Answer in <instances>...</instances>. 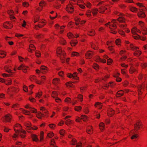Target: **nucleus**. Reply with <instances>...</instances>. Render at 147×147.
I'll use <instances>...</instances> for the list:
<instances>
[{"mask_svg": "<svg viewBox=\"0 0 147 147\" xmlns=\"http://www.w3.org/2000/svg\"><path fill=\"white\" fill-rule=\"evenodd\" d=\"M66 85L67 86H69L71 87H72L73 86V84L70 82H67L66 83Z\"/></svg>", "mask_w": 147, "mask_h": 147, "instance_id": "obj_37", "label": "nucleus"}, {"mask_svg": "<svg viewBox=\"0 0 147 147\" xmlns=\"http://www.w3.org/2000/svg\"><path fill=\"white\" fill-rule=\"evenodd\" d=\"M142 123L139 121L137 122L134 125V127L135 130H137L140 128V126H141Z\"/></svg>", "mask_w": 147, "mask_h": 147, "instance_id": "obj_6", "label": "nucleus"}, {"mask_svg": "<svg viewBox=\"0 0 147 147\" xmlns=\"http://www.w3.org/2000/svg\"><path fill=\"white\" fill-rule=\"evenodd\" d=\"M78 98L80 99V100L82 101L83 99V96L81 94H79L78 96Z\"/></svg>", "mask_w": 147, "mask_h": 147, "instance_id": "obj_47", "label": "nucleus"}, {"mask_svg": "<svg viewBox=\"0 0 147 147\" xmlns=\"http://www.w3.org/2000/svg\"><path fill=\"white\" fill-rule=\"evenodd\" d=\"M86 56L87 58H90L92 57V54L88 52L86 53Z\"/></svg>", "mask_w": 147, "mask_h": 147, "instance_id": "obj_20", "label": "nucleus"}, {"mask_svg": "<svg viewBox=\"0 0 147 147\" xmlns=\"http://www.w3.org/2000/svg\"><path fill=\"white\" fill-rule=\"evenodd\" d=\"M98 11V10L97 9H93L92 12L93 15L94 16L97 14Z\"/></svg>", "mask_w": 147, "mask_h": 147, "instance_id": "obj_24", "label": "nucleus"}, {"mask_svg": "<svg viewBox=\"0 0 147 147\" xmlns=\"http://www.w3.org/2000/svg\"><path fill=\"white\" fill-rule=\"evenodd\" d=\"M81 109V107L80 106L76 107L75 108V110L77 111H78Z\"/></svg>", "mask_w": 147, "mask_h": 147, "instance_id": "obj_44", "label": "nucleus"}, {"mask_svg": "<svg viewBox=\"0 0 147 147\" xmlns=\"http://www.w3.org/2000/svg\"><path fill=\"white\" fill-rule=\"evenodd\" d=\"M59 133L62 136H63L64 135L65 131L63 129H61Z\"/></svg>", "mask_w": 147, "mask_h": 147, "instance_id": "obj_45", "label": "nucleus"}, {"mask_svg": "<svg viewBox=\"0 0 147 147\" xmlns=\"http://www.w3.org/2000/svg\"><path fill=\"white\" fill-rule=\"evenodd\" d=\"M46 79V77L44 76H41V80L42 82L44 81Z\"/></svg>", "mask_w": 147, "mask_h": 147, "instance_id": "obj_57", "label": "nucleus"}, {"mask_svg": "<svg viewBox=\"0 0 147 147\" xmlns=\"http://www.w3.org/2000/svg\"><path fill=\"white\" fill-rule=\"evenodd\" d=\"M136 30H137V29L135 28H134L131 30V32L133 34H136V35L137 34H136Z\"/></svg>", "mask_w": 147, "mask_h": 147, "instance_id": "obj_31", "label": "nucleus"}, {"mask_svg": "<svg viewBox=\"0 0 147 147\" xmlns=\"http://www.w3.org/2000/svg\"><path fill=\"white\" fill-rule=\"evenodd\" d=\"M130 47L134 51L137 50L139 49V48L138 47L134 46L132 44H131L130 45Z\"/></svg>", "mask_w": 147, "mask_h": 147, "instance_id": "obj_23", "label": "nucleus"}, {"mask_svg": "<svg viewBox=\"0 0 147 147\" xmlns=\"http://www.w3.org/2000/svg\"><path fill=\"white\" fill-rule=\"evenodd\" d=\"M65 101L66 102H71L70 101L71 100V99L69 98H66L65 99Z\"/></svg>", "mask_w": 147, "mask_h": 147, "instance_id": "obj_56", "label": "nucleus"}, {"mask_svg": "<svg viewBox=\"0 0 147 147\" xmlns=\"http://www.w3.org/2000/svg\"><path fill=\"white\" fill-rule=\"evenodd\" d=\"M120 27L123 29H125L126 28V27L125 25H121L120 26Z\"/></svg>", "mask_w": 147, "mask_h": 147, "instance_id": "obj_64", "label": "nucleus"}, {"mask_svg": "<svg viewBox=\"0 0 147 147\" xmlns=\"http://www.w3.org/2000/svg\"><path fill=\"white\" fill-rule=\"evenodd\" d=\"M31 137L32 139L35 142H37L39 140L37 138V135H36L32 134H31Z\"/></svg>", "mask_w": 147, "mask_h": 147, "instance_id": "obj_11", "label": "nucleus"}, {"mask_svg": "<svg viewBox=\"0 0 147 147\" xmlns=\"http://www.w3.org/2000/svg\"><path fill=\"white\" fill-rule=\"evenodd\" d=\"M110 113H108V115L109 116H112L114 114V111L112 109H110L109 110Z\"/></svg>", "mask_w": 147, "mask_h": 147, "instance_id": "obj_25", "label": "nucleus"}, {"mask_svg": "<svg viewBox=\"0 0 147 147\" xmlns=\"http://www.w3.org/2000/svg\"><path fill=\"white\" fill-rule=\"evenodd\" d=\"M139 24L140 26H141V27L142 28V29L143 28H145L143 26H144V23L140 21L139 22Z\"/></svg>", "mask_w": 147, "mask_h": 147, "instance_id": "obj_46", "label": "nucleus"}, {"mask_svg": "<svg viewBox=\"0 0 147 147\" xmlns=\"http://www.w3.org/2000/svg\"><path fill=\"white\" fill-rule=\"evenodd\" d=\"M145 86L144 85L143 86L142 85H140L138 87V88L139 90V94H142L141 90H144V88Z\"/></svg>", "mask_w": 147, "mask_h": 147, "instance_id": "obj_10", "label": "nucleus"}, {"mask_svg": "<svg viewBox=\"0 0 147 147\" xmlns=\"http://www.w3.org/2000/svg\"><path fill=\"white\" fill-rule=\"evenodd\" d=\"M87 132L89 134H91L92 133V126L88 127L87 129Z\"/></svg>", "mask_w": 147, "mask_h": 147, "instance_id": "obj_13", "label": "nucleus"}, {"mask_svg": "<svg viewBox=\"0 0 147 147\" xmlns=\"http://www.w3.org/2000/svg\"><path fill=\"white\" fill-rule=\"evenodd\" d=\"M95 31L94 30H92L89 32L88 34L90 36H93L95 34Z\"/></svg>", "mask_w": 147, "mask_h": 147, "instance_id": "obj_22", "label": "nucleus"}, {"mask_svg": "<svg viewBox=\"0 0 147 147\" xmlns=\"http://www.w3.org/2000/svg\"><path fill=\"white\" fill-rule=\"evenodd\" d=\"M141 52L140 51L136 50L134 53V54L135 56H138L141 54Z\"/></svg>", "mask_w": 147, "mask_h": 147, "instance_id": "obj_21", "label": "nucleus"}, {"mask_svg": "<svg viewBox=\"0 0 147 147\" xmlns=\"http://www.w3.org/2000/svg\"><path fill=\"white\" fill-rule=\"evenodd\" d=\"M44 115V114L40 112H39L38 113V114L36 115V116L39 119H41L42 116L43 115Z\"/></svg>", "mask_w": 147, "mask_h": 147, "instance_id": "obj_26", "label": "nucleus"}, {"mask_svg": "<svg viewBox=\"0 0 147 147\" xmlns=\"http://www.w3.org/2000/svg\"><path fill=\"white\" fill-rule=\"evenodd\" d=\"M54 136V134L53 133L51 132L47 134V136L50 138H51L53 136Z\"/></svg>", "mask_w": 147, "mask_h": 147, "instance_id": "obj_40", "label": "nucleus"}, {"mask_svg": "<svg viewBox=\"0 0 147 147\" xmlns=\"http://www.w3.org/2000/svg\"><path fill=\"white\" fill-rule=\"evenodd\" d=\"M133 36L135 39H136L140 38L142 40H144L146 39L145 37H141L138 34H136V36Z\"/></svg>", "mask_w": 147, "mask_h": 147, "instance_id": "obj_9", "label": "nucleus"}, {"mask_svg": "<svg viewBox=\"0 0 147 147\" xmlns=\"http://www.w3.org/2000/svg\"><path fill=\"white\" fill-rule=\"evenodd\" d=\"M75 21H76V22H81L80 23L81 24H83L84 23L86 22L85 21H84V20L81 21V20H80V18H77L75 19Z\"/></svg>", "mask_w": 147, "mask_h": 147, "instance_id": "obj_17", "label": "nucleus"}, {"mask_svg": "<svg viewBox=\"0 0 147 147\" xmlns=\"http://www.w3.org/2000/svg\"><path fill=\"white\" fill-rule=\"evenodd\" d=\"M81 119L83 120L84 121H86L87 119V117L85 115H82L81 116Z\"/></svg>", "mask_w": 147, "mask_h": 147, "instance_id": "obj_36", "label": "nucleus"}, {"mask_svg": "<svg viewBox=\"0 0 147 147\" xmlns=\"http://www.w3.org/2000/svg\"><path fill=\"white\" fill-rule=\"evenodd\" d=\"M28 67L23 65H21L19 67L18 69V70L22 69L23 71L24 72H25V71L27 69Z\"/></svg>", "mask_w": 147, "mask_h": 147, "instance_id": "obj_7", "label": "nucleus"}, {"mask_svg": "<svg viewBox=\"0 0 147 147\" xmlns=\"http://www.w3.org/2000/svg\"><path fill=\"white\" fill-rule=\"evenodd\" d=\"M72 55L73 56H77L78 55V53L76 52H73L72 53Z\"/></svg>", "mask_w": 147, "mask_h": 147, "instance_id": "obj_51", "label": "nucleus"}, {"mask_svg": "<svg viewBox=\"0 0 147 147\" xmlns=\"http://www.w3.org/2000/svg\"><path fill=\"white\" fill-rule=\"evenodd\" d=\"M67 36L69 38L74 37V35L71 33H68L67 34Z\"/></svg>", "mask_w": 147, "mask_h": 147, "instance_id": "obj_49", "label": "nucleus"}, {"mask_svg": "<svg viewBox=\"0 0 147 147\" xmlns=\"http://www.w3.org/2000/svg\"><path fill=\"white\" fill-rule=\"evenodd\" d=\"M36 56L37 57H39L40 56V53L39 51H36L35 52Z\"/></svg>", "mask_w": 147, "mask_h": 147, "instance_id": "obj_43", "label": "nucleus"}, {"mask_svg": "<svg viewBox=\"0 0 147 147\" xmlns=\"http://www.w3.org/2000/svg\"><path fill=\"white\" fill-rule=\"evenodd\" d=\"M119 33L123 36H124L125 34L123 31H119Z\"/></svg>", "mask_w": 147, "mask_h": 147, "instance_id": "obj_61", "label": "nucleus"}, {"mask_svg": "<svg viewBox=\"0 0 147 147\" xmlns=\"http://www.w3.org/2000/svg\"><path fill=\"white\" fill-rule=\"evenodd\" d=\"M5 71L8 73L11 72V70L10 69H9L7 67H5Z\"/></svg>", "mask_w": 147, "mask_h": 147, "instance_id": "obj_52", "label": "nucleus"}, {"mask_svg": "<svg viewBox=\"0 0 147 147\" xmlns=\"http://www.w3.org/2000/svg\"><path fill=\"white\" fill-rule=\"evenodd\" d=\"M96 105L98 106V108L101 109L102 107V105L99 102H96L95 105V106L96 107Z\"/></svg>", "mask_w": 147, "mask_h": 147, "instance_id": "obj_35", "label": "nucleus"}, {"mask_svg": "<svg viewBox=\"0 0 147 147\" xmlns=\"http://www.w3.org/2000/svg\"><path fill=\"white\" fill-rule=\"evenodd\" d=\"M100 129H103L105 127L104 124L103 122H101L99 125Z\"/></svg>", "mask_w": 147, "mask_h": 147, "instance_id": "obj_29", "label": "nucleus"}, {"mask_svg": "<svg viewBox=\"0 0 147 147\" xmlns=\"http://www.w3.org/2000/svg\"><path fill=\"white\" fill-rule=\"evenodd\" d=\"M59 80L58 79H55L53 81V83L55 85L57 84L59 82Z\"/></svg>", "mask_w": 147, "mask_h": 147, "instance_id": "obj_27", "label": "nucleus"}, {"mask_svg": "<svg viewBox=\"0 0 147 147\" xmlns=\"http://www.w3.org/2000/svg\"><path fill=\"white\" fill-rule=\"evenodd\" d=\"M29 109L33 113H35L37 112V110L32 107H30Z\"/></svg>", "mask_w": 147, "mask_h": 147, "instance_id": "obj_28", "label": "nucleus"}, {"mask_svg": "<svg viewBox=\"0 0 147 147\" xmlns=\"http://www.w3.org/2000/svg\"><path fill=\"white\" fill-rule=\"evenodd\" d=\"M65 123L67 125H68L70 124L71 123V120L69 119L67 120L66 121Z\"/></svg>", "mask_w": 147, "mask_h": 147, "instance_id": "obj_41", "label": "nucleus"}, {"mask_svg": "<svg viewBox=\"0 0 147 147\" xmlns=\"http://www.w3.org/2000/svg\"><path fill=\"white\" fill-rule=\"evenodd\" d=\"M130 10L132 12H136L137 11L138 9L134 7H132L130 8Z\"/></svg>", "mask_w": 147, "mask_h": 147, "instance_id": "obj_33", "label": "nucleus"}, {"mask_svg": "<svg viewBox=\"0 0 147 147\" xmlns=\"http://www.w3.org/2000/svg\"><path fill=\"white\" fill-rule=\"evenodd\" d=\"M57 53L59 55H64L62 53V51L60 49H59L57 51Z\"/></svg>", "mask_w": 147, "mask_h": 147, "instance_id": "obj_34", "label": "nucleus"}, {"mask_svg": "<svg viewBox=\"0 0 147 147\" xmlns=\"http://www.w3.org/2000/svg\"><path fill=\"white\" fill-rule=\"evenodd\" d=\"M138 16L140 17L144 18L145 16V15L144 13L140 11L139 12L138 14Z\"/></svg>", "mask_w": 147, "mask_h": 147, "instance_id": "obj_16", "label": "nucleus"}, {"mask_svg": "<svg viewBox=\"0 0 147 147\" xmlns=\"http://www.w3.org/2000/svg\"><path fill=\"white\" fill-rule=\"evenodd\" d=\"M22 111L23 113L26 115H30V114L29 113V111H28L24 110V109H22Z\"/></svg>", "mask_w": 147, "mask_h": 147, "instance_id": "obj_32", "label": "nucleus"}, {"mask_svg": "<svg viewBox=\"0 0 147 147\" xmlns=\"http://www.w3.org/2000/svg\"><path fill=\"white\" fill-rule=\"evenodd\" d=\"M41 71L43 74L46 73L48 70V68L45 66L42 65L40 67Z\"/></svg>", "mask_w": 147, "mask_h": 147, "instance_id": "obj_3", "label": "nucleus"}, {"mask_svg": "<svg viewBox=\"0 0 147 147\" xmlns=\"http://www.w3.org/2000/svg\"><path fill=\"white\" fill-rule=\"evenodd\" d=\"M29 100H30V101H31V102H35L36 101L35 99L34 98H30Z\"/></svg>", "mask_w": 147, "mask_h": 147, "instance_id": "obj_62", "label": "nucleus"}, {"mask_svg": "<svg viewBox=\"0 0 147 147\" xmlns=\"http://www.w3.org/2000/svg\"><path fill=\"white\" fill-rule=\"evenodd\" d=\"M107 8L104 6H101L99 8V12L100 13H103Z\"/></svg>", "mask_w": 147, "mask_h": 147, "instance_id": "obj_12", "label": "nucleus"}, {"mask_svg": "<svg viewBox=\"0 0 147 147\" xmlns=\"http://www.w3.org/2000/svg\"><path fill=\"white\" fill-rule=\"evenodd\" d=\"M116 43L117 45H119V43L120 42V40L119 39H117L116 40Z\"/></svg>", "mask_w": 147, "mask_h": 147, "instance_id": "obj_60", "label": "nucleus"}, {"mask_svg": "<svg viewBox=\"0 0 147 147\" xmlns=\"http://www.w3.org/2000/svg\"><path fill=\"white\" fill-rule=\"evenodd\" d=\"M117 26L115 24H111L110 25L109 28H110L111 30V33L114 34H116L117 31L115 30L117 28Z\"/></svg>", "mask_w": 147, "mask_h": 147, "instance_id": "obj_2", "label": "nucleus"}, {"mask_svg": "<svg viewBox=\"0 0 147 147\" xmlns=\"http://www.w3.org/2000/svg\"><path fill=\"white\" fill-rule=\"evenodd\" d=\"M11 115L10 114L7 115L3 117V119L5 120L6 122H9L11 120Z\"/></svg>", "mask_w": 147, "mask_h": 147, "instance_id": "obj_8", "label": "nucleus"}, {"mask_svg": "<svg viewBox=\"0 0 147 147\" xmlns=\"http://www.w3.org/2000/svg\"><path fill=\"white\" fill-rule=\"evenodd\" d=\"M125 19L123 17H120L118 19V20L120 22H124Z\"/></svg>", "mask_w": 147, "mask_h": 147, "instance_id": "obj_30", "label": "nucleus"}, {"mask_svg": "<svg viewBox=\"0 0 147 147\" xmlns=\"http://www.w3.org/2000/svg\"><path fill=\"white\" fill-rule=\"evenodd\" d=\"M124 92L122 90H120L118 91L117 94V97H120L123 95Z\"/></svg>", "mask_w": 147, "mask_h": 147, "instance_id": "obj_15", "label": "nucleus"}, {"mask_svg": "<svg viewBox=\"0 0 147 147\" xmlns=\"http://www.w3.org/2000/svg\"><path fill=\"white\" fill-rule=\"evenodd\" d=\"M42 93H38V94H37L36 96V97H38V98H40L41 96H42Z\"/></svg>", "mask_w": 147, "mask_h": 147, "instance_id": "obj_59", "label": "nucleus"}, {"mask_svg": "<svg viewBox=\"0 0 147 147\" xmlns=\"http://www.w3.org/2000/svg\"><path fill=\"white\" fill-rule=\"evenodd\" d=\"M86 14L88 17L91 16V11L90 10H88Z\"/></svg>", "mask_w": 147, "mask_h": 147, "instance_id": "obj_38", "label": "nucleus"}, {"mask_svg": "<svg viewBox=\"0 0 147 147\" xmlns=\"http://www.w3.org/2000/svg\"><path fill=\"white\" fill-rule=\"evenodd\" d=\"M49 127L51 128H53L55 126V125L54 124H51L49 125Z\"/></svg>", "mask_w": 147, "mask_h": 147, "instance_id": "obj_55", "label": "nucleus"}, {"mask_svg": "<svg viewBox=\"0 0 147 147\" xmlns=\"http://www.w3.org/2000/svg\"><path fill=\"white\" fill-rule=\"evenodd\" d=\"M14 130L15 131L16 134H14V136H13V138L14 140H15V138H16L18 137V135L20 136L21 138H23L25 137V135L21 134V133L25 134L26 132L25 131L22 129L20 130H16L15 129H14Z\"/></svg>", "mask_w": 147, "mask_h": 147, "instance_id": "obj_1", "label": "nucleus"}, {"mask_svg": "<svg viewBox=\"0 0 147 147\" xmlns=\"http://www.w3.org/2000/svg\"><path fill=\"white\" fill-rule=\"evenodd\" d=\"M67 76L69 78H71L73 77V78H74L76 79H77L78 78L76 77V76L75 74V73H74V75H72V74H70L69 75H68Z\"/></svg>", "mask_w": 147, "mask_h": 147, "instance_id": "obj_19", "label": "nucleus"}, {"mask_svg": "<svg viewBox=\"0 0 147 147\" xmlns=\"http://www.w3.org/2000/svg\"><path fill=\"white\" fill-rule=\"evenodd\" d=\"M142 30L144 32H142V34L144 35H146L147 34V32H146V29L143 28Z\"/></svg>", "mask_w": 147, "mask_h": 147, "instance_id": "obj_48", "label": "nucleus"}, {"mask_svg": "<svg viewBox=\"0 0 147 147\" xmlns=\"http://www.w3.org/2000/svg\"><path fill=\"white\" fill-rule=\"evenodd\" d=\"M18 105L17 104L14 105L12 107V108L15 109H16V108L18 107Z\"/></svg>", "mask_w": 147, "mask_h": 147, "instance_id": "obj_58", "label": "nucleus"}, {"mask_svg": "<svg viewBox=\"0 0 147 147\" xmlns=\"http://www.w3.org/2000/svg\"><path fill=\"white\" fill-rule=\"evenodd\" d=\"M136 69L134 67H131L130 69V72L131 73H133L134 72L136 71Z\"/></svg>", "mask_w": 147, "mask_h": 147, "instance_id": "obj_39", "label": "nucleus"}, {"mask_svg": "<svg viewBox=\"0 0 147 147\" xmlns=\"http://www.w3.org/2000/svg\"><path fill=\"white\" fill-rule=\"evenodd\" d=\"M57 95V93L55 92H53L52 96L55 98V100L56 102L59 103L61 102V99L57 97H55V96Z\"/></svg>", "mask_w": 147, "mask_h": 147, "instance_id": "obj_5", "label": "nucleus"}, {"mask_svg": "<svg viewBox=\"0 0 147 147\" xmlns=\"http://www.w3.org/2000/svg\"><path fill=\"white\" fill-rule=\"evenodd\" d=\"M72 143L71 144L72 145H75L77 144L76 140L74 139H72Z\"/></svg>", "mask_w": 147, "mask_h": 147, "instance_id": "obj_42", "label": "nucleus"}, {"mask_svg": "<svg viewBox=\"0 0 147 147\" xmlns=\"http://www.w3.org/2000/svg\"><path fill=\"white\" fill-rule=\"evenodd\" d=\"M112 62V59H108L107 63L108 65H110Z\"/></svg>", "mask_w": 147, "mask_h": 147, "instance_id": "obj_54", "label": "nucleus"}, {"mask_svg": "<svg viewBox=\"0 0 147 147\" xmlns=\"http://www.w3.org/2000/svg\"><path fill=\"white\" fill-rule=\"evenodd\" d=\"M132 134H133V135L131 137V139H134L138 137V135L137 134H135V132H132Z\"/></svg>", "mask_w": 147, "mask_h": 147, "instance_id": "obj_18", "label": "nucleus"}, {"mask_svg": "<svg viewBox=\"0 0 147 147\" xmlns=\"http://www.w3.org/2000/svg\"><path fill=\"white\" fill-rule=\"evenodd\" d=\"M30 80L31 81H34L37 83L38 84H41V82L38 80L36 78V77L34 76H32L30 77Z\"/></svg>", "mask_w": 147, "mask_h": 147, "instance_id": "obj_4", "label": "nucleus"}, {"mask_svg": "<svg viewBox=\"0 0 147 147\" xmlns=\"http://www.w3.org/2000/svg\"><path fill=\"white\" fill-rule=\"evenodd\" d=\"M141 66L143 68H145L147 66V64L146 63L142 64Z\"/></svg>", "mask_w": 147, "mask_h": 147, "instance_id": "obj_63", "label": "nucleus"}, {"mask_svg": "<svg viewBox=\"0 0 147 147\" xmlns=\"http://www.w3.org/2000/svg\"><path fill=\"white\" fill-rule=\"evenodd\" d=\"M44 133L43 131H41L40 132V141L42 140L43 139V136Z\"/></svg>", "mask_w": 147, "mask_h": 147, "instance_id": "obj_50", "label": "nucleus"}, {"mask_svg": "<svg viewBox=\"0 0 147 147\" xmlns=\"http://www.w3.org/2000/svg\"><path fill=\"white\" fill-rule=\"evenodd\" d=\"M74 10V8L70 5L67 6V10L70 13H72Z\"/></svg>", "mask_w": 147, "mask_h": 147, "instance_id": "obj_14", "label": "nucleus"}, {"mask_svg": "<svg viewBox=\"0 0 147 147\" xmlns=\"http://www.w3.org/2000/svg\"><path fill=\"white\" fill-rule=\"evenodd\" d=\"M77 43V42H71L70 44L71 46H74Z\"/></svg>", "mask_w": 147, "mask_h": 147, "instance_id": "obj_53", "label": "nucleus"}]
</instances>
